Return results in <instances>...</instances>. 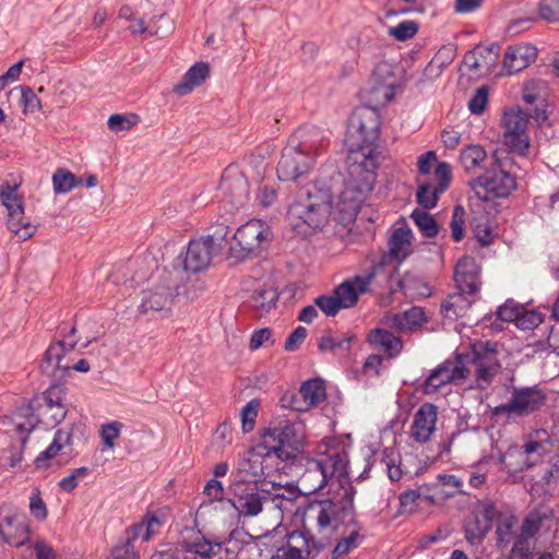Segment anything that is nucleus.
<instances>
[{"mask_svg": "<svg viewBox=\"0 0 559 559\" xmlns=\"http://www.w3.org/2000/svg\"><path fill=\"white\" fill-rule=\"evenodd\" d=\"M388 321L391 326L404 332L421 326L428 321V317L423 308L415 306L402 313L390 316Z\"/></svg>", "mask_w": 559, "mask_h": 559, "instance_id": "nucleus-36", "label": "nucleus"}, {"mask_svg": "<svg viewBox=\"0 0 559 559\" xmlns=\"http://www.w3.org/2000/svg\"><path fill=\"white\" fill-rule=\"evenodd\" d=\"M138 121V117L134 115H119L115 114L108 118V128L114 132L130 130Z\"/></svg>", "mask_w": 559, "mask_h": 559, "instance_id": "nucleus-63", "label": "nucleus"}, {"mask_svg": "<svg viewBox=\"0 0 559 559\" xmlns=\"http://www.w3.org/2000/svg\"><path fill=\"white\" fill-rule=\"evenodd\" d=\"M209 76L210 64L203 61L197 62L185 73L182 80L174 86L173 92L180 97L186 96L201 86Z\"/></svg>", "mask_w": 559, "mask_h": 559, "instance_id": "nucleus-31", "label": "nucleus"}, {"mask_svg": "<svg viewBox=\"0 0 559 559\" xmlns=\"http://www.w3.org/2000/svg\"><path fill=\"white\" fill-rule=\"evenodd\" d=\"M314 305L326 316L334 317L343 306L334 294L333 296L322 295L314 299Z\"/></svg>", "mask_w": 559, "mask_h": 559, "instance_id": "nucleus-61", "label": "nucleus"}, {"mask_svg": "<svg viewBox=\"0 0 559 559\" xmlns=\"http://www.w3.org/2000/svg\"><path fill=\"white\" fill-rule=\"evenodd\" d=\"M272 488L275 490L273 495L265 492L266 503L271 502L275 508L281 511L289 510L294 504V498L296 493L290 488H284L281 485L273 484Z\"/></svg>", "mask_w": 559, "mask_h": 559, "instance_id": "nucleus-47", "label": "nucleus"}, {"mask_svg": "<svg viewBox=\"0 0 559 559\" xmlns=\"http://www.w3.org/2000/svg\"><path fill=\"white\" fill-rule=\"evenodd\" d=\"M324 399L325 388L323 381L319 379L309 380L300 386L295 408L297 411H308Z\"/></svg>", "mask_w": 559, "mask_h": 559, "instance_id": "nucleus-32", "label": "nucleus"}, {"mask_svg": "<svg viewBox=\"0 0 559 559\" xmlns=\"http://www.w3.org/2000/svg\"><path fill=\"white\" fill-rule=\"evenodd\" d=\"M122 428L123 424L118 420L104 424L100 427L99 436L103 441V451L111 450L115 448V440H117L120 437Z\"/></svg>", "mask_w": 559, "mask_h": 559, "instance_id": "nucleus-54", "label": "nucleus"}, {"mask_svg": "<svg viewBox=\"0 0 559 559\" xmlns=\"http://www.w3.org/2000/svg\"><path fill=\"white\" fill-rule=\"evenodd\" d=\"M368 342L371 346L383 349L389 357H394L402 350L401 338L384 329L371 330L368 334Z\"/></svg>", "mask_w": 559, "mask_h": 559, "instance_id": "nucleus-39", "label": "nucleus"}, {"mask_svg": "<svg viewBox=\"0 0 559 559\" xmlns=\"http://www.w3.org/2000/svg\"><path fill=\"white\" fill-rule=\"evenodd\" d=\"M381 270L382 266L376 264L369 272L347 278L336 286L333 293L340 299L343 308L354 307L358 302L359 296L368 292L370 284Z\"/></svg>", "mask_w": 559, "mask_h": 559, "instance_id": "nucleus-18", "label": "nucleus"}, {"mask_svg": "<svg viewBox=\"0 0 559 559\" xmlns=\"http://www.w3.org/2000/svg\"><path fill=\"white\" fill-rule=\"evenodd\" d=\"M332 211L323 205L297 201L289 209L288 216L294 229L304 236L321 229L329 221Z\"/></svg>", "mask_w": 559, "mask_h": 559, "instance_id": "nucleus-11", "label": "nucleus"}, {"mask_svg": "<svg viewBox=\"0 0 559 559\" xmlns=\"http://www.w3.org/2000/svg\"><path fill=\"white\" fill-rule=\"evenodd\" d=\"M354 336L348 333H334L326 331L319 340L318 347L321 352H340L346 354L350 350Z\"/></svg>", "mask_w": 559, "mask_h": 559, "instance_id": "nucleus-40", "label": "nucleus"}, {"mask_svg": "<svg viewBox=\"0 0 559 559\" xmlns=\"http://www.w3.org/2000/svg\"><path fill=\"white\" fill-rule=\"evenodd\" d=\"M231 489L234 492L231 503L240 516H255L266 503V489L264 488L259 491L255 485L234 484Z\"/></svg>", "mask_w": 559, "mask_h": 559, "instance_id": "nucleus-20", "label": "nucleus"}, {"mask_svg": "<svg viewBox=\"0 0 559 559\" xmlns=\"http://www.w3.org/2000/svg\"><path fill=\"white\" fill-rule=\"evenodd\" d=\"M411 217L424 236L431 238L438 235L439 226L431 214L415 210Z\"/></svg>", "mask_w": 559, "mask_h": 559, "instance_id": "nucleus-49", "label": "nucleus"}, {"mask_svg": "<svg viewBox=\"0 0 559 559\" xmlns=\"http://www.w3.org/2000/svg\"><path fill=\"white\" fill-rule=\"evenodd\" d=\"M175 296L176 292L170 275H166L160 282L143 292L141 308L143 312L164 310L171 305Z\"/></svg>", "mask_w": 559, "mask_h": 559, "instance_id": "nucleus-24", "label": "nucleus"}, {"mask_svg": "<svg viewBox=\"0 0 559 559\" xmlns=\"http://www.w3.org/2000/svg\"><path fill=\"white\" fill-rule=\"evenodd\" d=\"M162 526L160 520L155 515H146L143 520L134 525L130 526L131 539H141L142 543L147 542L154 536Z\"/></svg>", "mask_w": 559, "mask_h": 559, "instance_id": "nucleus-43", "label": "nucleus"}, {"mask_svg": "<svg viewBox=\"0 0 559 559\" xmlns=\"http://www.w3.org/2000/svg\"><path fill=\"white\" fill-rule=\"evenodd\" d=\"M528 116L538 122L547 119L546 111L535 108L532 112L526 114L521 108H511L504 112V143L511 151L519 155H526L530 148V138L526 133L528 124Z\"/></svg>", "mask_w": 559, "mask_h": 559, "instance_id": "nucleus-8", "label": "nucleus"}, {"mask_svg": "<svg viewBox=\"0 0 559 559\" xmlns=\"http://www.w3.org/2000/svg\"><path fill=\"white\" fill-rule=\"evenodd\" d=\"M515 524L514 516H507L500 521L497 526V546L503 549L509 546L512 536V530Z\"/></svg>", "mask_w": 559, "mask_h": 559, "instance_id": "nucleus-58", "label": "nucleus"}, {"mask_svg": "<svg viewBox=\"0 0 559 559\" xmlns=\"http://www.w3.org/2000/svg\"><path fill=\"white\" fill-rule=\"evenodd\" d=\"M381 163V152L377 147L352 148L348 156L345 188L340 194V211L349 217L356 215L360 204L372 190L376 170Z\"/></svg>", "mask_w": 559, "mask_h": 559, "instance_id": "nucleus-1", "label": "nucleus"}, {"mask_svg": "<svg viewBox=\"0 0 559 559\" xmlns=\"http://www.w3.org/2000/svg\"><path fill=\"white\" fill-rule=\"evenodd\" d=\"M230 228L225 223H216L210 227L209 234L201 237L210 245L211 249L216 253H221L228 242Z\"/></svg>", "mask_w": 559, "mask_h": 559, "instance_id": "nucleus-45", "label": "nucleus"}, {"mask_svg": "<svg viewBox=\"0 0 559 559\" xmlns=\"http://www.w3.org/2000/svg\"><path fill=\"white\" fill-rule=\"evenodd\" d=\"M557 445V440L545 429L533 431L525 444L523 445L524 452L528 455L535 454L537 457H543L551 453Z\"/></svg>", "mask_w": 559, "mask_h": 559, "instance_id": "nucleus-35", "label": "nucleus"}, {"mask_svg": "<svg viewBox=\"0 0 559 559\" xmlns=\"http://www.w3.org/2000/svg\"><path fill=\"white\" fill-rule=\"evenodd\" d=\"M332 479L330 475L319 465L314 459L307 462L306 469L299 478V484L308 493L317 492Z\"/></svg>", "mask_w": 559, "mask_h": 559, "instance_id": "nucleus-33", "label": "nucleus"}, {"mask_svg": "<svg viewBox=\"0 0 559 559\" xmlns=\"http://www.w3.org/2000/svg\"><path fill=\"white\" fill-rule=\"evenodd\" d=\"M262 445L281 460H288L302 451L306 440L305 425L301 421H285L267 427L261 435Z\"/></svg>", "mask_w": 559, "mask_h": 559, "instance_id": "nucleus-5", "label": "nucleus"}, {"mask_svg": "<svg viewBox=\"0 0 559 559\" xmlns=\"http://www.w3.org/2000/svg\"><path fill=\"white\" fill-rule=\"evenodd\" d=\"M313 459L332 478L347 474L348 453L345 444L335 438L323 439L319 442Z\"/></svg>", "mask_w": 559, "mask_h": 559, "instance_id": "nucleus-12", "label": "nucleus"}, {"mask_svg": "<svg viewBox=\"0 0 559 559\" xmlns=\"http://www.w3.org/2000/svg\"><path fill=\"white\" fill-rule=\"evenodd\" d=\"M413 234L408 228H396L389 239V257L401 262L412 252Z\"/></svg>", "mask_w": 559, "mask_h": 559, "instance_id": "nucleus-38", "label": "nucleus"}, {"mask_svg": "<svg viewBox=\"0 0 559 559\" xmlns=\"http://www.w3.org/2000/svg\"><path fill=\"white\" fill-rule=\"evenodd\" d=\"M415 281L413 276L409 274L404 275L403 277L400 275L399 267L394 266L391 273L388 276V289L390 294H394L397 292H409L412 289V283Z\"/></svg>", "mask_w": 559, "mask_h": 559, "instance_id": "nucleus-55", "label": "nucleus"}, {"mask_svg": "<svg viewBox=\"0 0 559 559\" xmlns=\"http://www.w3.org/2000/svg\"><path fill=\"white\" fill-rule=\"evenodd\" d=\"M276 300L277 294L271 286H262L255 289L252 295V305L260 311H269Z\"/></svg>", "mask_w": 559, "mask_h": 559, "instance_id": "nucleus-51", "label": "nucleus"}, {"mask_svg": "<svg viewBox=\"0 0 559 559\" xmlns=\"http://www.w3.org/2000/svg\"><path fill=\"white\" fill-rule=\"evenodd\" d=\"M319 151L317 140L305 129H297L288 140L277 164V176L283 181H296L308 175L316 165Z\"/></svg>", "mask_w": 559, "mask_h": 559, "instance_id": "nucleus-3", "label": "nucleus"}, {"mask_svg": "<svg viewBox=\"0 0 559 559\" xmlns=\"http://www.w3.org/2000/svg\"><path fill=\"white\" fill-rule=\"evenodd\" d=\"M497 516V509L490 501H478L464 522V536L471 545H479Z\"/></svg>", "mask_w": 559, "mask_h": 559, "instance_id": "nucleus-13", "label": "nucleus"}, {"mask_svg": "<svg viewBox=\"0 0 559 559\" xmlns=\"http://www.w3.org/2000/svg\"><path fill=\"white\" fill-rule=\"evenodd\" d=\"M498 58V48L496 46L477 47L468 51L463 59V64L469 71L476 72L483 68L489 69Z\"/></svg>", "mask_w": 559, "mask_h": 559, "instance_id": "nucleus-37", "label": "nucleus"}, {"mask_svg": "<svg viewBox=\"0 0 559 559\" xmlns=\"http://www.w3.org/2000/svg\"><path fill=\"white\" fill-rule=\"evenodd\" d=\"M202 238L191 240L187 248L183 267L191 273H198L206 269L213 258L217 255Z\"/></svg>", "mask_w": 559, "mask_h": 559, "instance_id": "nucleus-27", "label": "nucleus"}, {"mask_svg": "<svg viewBox=\"0 0 559 559\" xmlns=\"http://www.w3.org/2000/svg\"><path fill=\"white\" fill-rule=\"evenodd\" d=\"M61 390L58 386L48 389L44 396V403L38 407V418L46 427H55L63 420L67 411L61 403Z\"/></svg>", "mask_w": 559, "mask_h": 559, "instance_id": "nucleus-26", "label": "nucleus"}, {"mask_svg": "<svg viewBox=\"0 0 559 559\" xmlns=\"http://www.w3.org/2000/svg\"><path fill=\"white\" fill-rule=\"evenodd\" d=\"M0 536L7 544L15 547L24 545L29 539L24 515L7 502L0 504Z\"/></svg>", "mask_w": 559, "mask_h": 559, "instance_id": "nucleus-17", "label": "nucleus"}, {"mask_svg": "<svg viewBox=\"0 0 559 559\" xmlns=\"http://www.w3.org/2000/svg\"><path fill=\"white\" fill-rule=\"evenodd\" d=\"M337 511V506L329 500L310 504L302 518L306 534L299 531L292 532L287 546L301 550L302 555L316 557L330 545L338 528Z\"/></svg>", "mask_w": 559, "mask_h": 559, "instance_id": "nucleus-2", "label": "nucleus"}, {"mask_svg": "<svg viewBox=\"0 0 559 559\" xmlns=\"http://www.w3.org/2000/svg\"><path fill=\"white\" fill-rule=\"evenodd\" d=\"M554 518V511L546 504H539L532 509L524 518L521 532L522 534L534 538L535 535L540 531L543 525L550 522Z\"/></svg>", "mask_w": 559, "mask_h": 559, "instance_id": "nucleus-34", "label": "nucleus"}, {"mask_svg": "<svg viewBox=\"0 0 559 559\" xmlns=\"http://www.w3.org/2000/svg\"><path fill=\"white\" fill-rule=\"evenodd\" d=\"M399 84L397 67L388 61H380L362 90L364 98L373 106H385L394 98Z\"/></svg>", "mask_w": 559, "mask_h": 559, "instance_id": "nucleus-7", "label": "nucleus"}, {"mask_svg": "<svg viewBox=\"0 0 559 559\" xmlns=\"http://www.w3.org/2000/svg\"><path fill=\"white\" fill-rule=\"evenodd\" d=\"M81 179H78L70 170L59 168L52 175V186L56 193H68L80 186Z\"/></svg>", "mask_w": 559, "mask_h": 559, "instance_id": "nucleus-48", "label": "nucleus"}, {"mask_svg": "<svg viewBox=\"0 0 559 559\" xmlns=\"http://www.w3.org/2000/svg\"><path fill=\"white\" fill-rule=\"evenodd\" d=\"M546 401V393L537 385L513 386L508 402L496 406L491 414L502 419L523 418L539 411Z\"/></svg>", "mask_w": 559, "mask_h": 559, "instance_id": "nucleus-6", "label": "nucleus"}, {"mask_svg": "<svg viewBox=\"0 0 559 559\" xmlns=\"http://www.w3.org/2000/svg\"><path fill=\"white\" fill-rule=\"evenodd\" d=\"M474 187L484 188V190L492 197L503 198L514 190L515 180L509 173L497 166L477 177L474 180Z\"/></svg>", "mask_w": 559, "mask_h": 559, "instance_id": "nucleus-23", "label": "nucleus"}, {"mask_svg": "<svg viewBox=\"0 0 559 559\" xmlns=\"http://www.w3.org/2000/svg\"><path fill=\"white\" fill-rule=\"evenodd\" d=\"M465 210L462 205L453 209L452 219L450 223L451 235L455 241H461L465 235Z\"/></svg>", "mask_w": 559, "mask_h": 559, "instance_id": "nucleus-59", "label": "nucleus"}, {"mask_svg": "<svg viewBox=\"0 0 559 559\" xmlns=\"http://www.w3.org/2000/svg\"><path fill=\"white\" fill-rule=\"evenodd\" d=\"M219 190L229 198L234 206H241L249 193V183L245 170L238 165H228L221 178Z\"/></svg>", "mask_w": 559, "mask_h": 559, "instance_id": "nucleus-19", "label": "nucleus"}, {"mask_svg": "<svg viewBox=\"0 0 559 559\" xmlns=\"http://www.w3.org/2000/svg\"><path fill=\"white\" fill-rule=\"evenodd\" d=\"M359 531V526L353 523V525L348 526L347 530L342 533V537L332 550V559L343 558L358 547L362 539Z\"/></svg>", "mask_w": 559, "mask_h": 559, "instance_id": "nucleus-41", "label": "nucleus"}, {"mask_svg": "<svg viewBox=\"0 0 559 559\" xmlns=\"http://www.w3.org/2000/svg\"><path fill=\"white\" fill-rule=\"evenodd\" d=\"M340 175L337 171H333V175L326 179L325 177H318L311 182L307 183L300 191L299 200L304 203H311L317 205H323L328 210L332 211L333 203V183L338 182Z\"/></svg>", "mask_w": 559, "mask_h": 559, "instance_id": "nucleus-21", "label": "nucleus"}, {"mask_svg": "<svg viewBox=\"0 0 559 559\" xmlns=\"http://www.w3.org/2000/svg\"><path fill=\"white\" fill-rule=\"evenodd\" d=\"M538 13L547 22H559V0H540Z\"/></svg>", "mask_w": 559, "mask_h": 559, "instance_id": "nucleus-64", "label": "nucleus"}, {"mask_svg": "<svg viewBox=\"0 0 559 559\" xmlns=\"http://www.w3.org/2000/svg\"><path fill=\"white\" fill-rule=\"evenodd\" d=\"M418 26L414 21H404L394 27H390L388 33L397 40H407L415 36Z\"/></svg>", "mask_w": 559, "mask_h": 559, "instance_id": "nucleus-62", "label": "nucleus"}, {"mask_svg": "<svg viewBox=\"0 0 559 559\" xmlns=\"http://www.w3.org/2000/svg\"><path fill=\"white\" fill-rule=\"evenodd\" d=\"M0 200L8 214L24 212L23 197L17 193V187H11L8 182L0 186Z\"/></svg>", "mask_w": 559, "mask_h": 559, "instance_id": "nucleus-46", "label": "nucleus"}, {"mask_svg": "<svg viewBox=\"0 0 559 559\" xmlns=\"http://www.w3.org/2000/svg\"><path fill=\"white\" fill-rule=\"evenodd\" d=\"M271 230L260 219H251L241 225L234 234L236 247L229 248V257L243 260L248 254L261 249L264 242H269Z\"/></svg>", "mask_w": 559, "mask_h": 559, "instance_id": "nucleus-10", "label": "nucleus"}, {"mask_svg": "<svg viewBox=\"0 0 559 559\" xmlns=\"http://www.w3.org/2000/svg\"><path fill=\"white\" fill-rule=\"evenodd\" d=\"M76 329L72 328L70 334L67 336V341H58L50 344L45 353V365L41 366L44 371L48 372V369L51 368V372L55 377H57L58 371H60L62 374L69 369H73L80 372H87L90 370V364L85 359H80L73 366H70L68 361H63L64 354L73 350L78 343V341L73 338Z\"/></svg>", "mask_w": 559, "mask_h": 559, "instance_id": "nucleus-14", "label": "nucleus"}, {"mask_svg": "<svg viewBox=\"0 0 559 559\" xmlns=\"http://www.w3.org/2000/svg\"><path fill=\"white\" fill-rule=\"evenodd\" d=\"M377 107L368 103L354 110L349 120L348 138L352 145L356 146L355 148L377 147L376 141L379 138L381 124Z\"/></svg>", "mask_w": 559, "mask_h": 559, "instance_id": "nucleus-9", "label": "nucleus"}, {"mask_svg": "<svg viewBox=\"0 0 559 559\" xmlns=\"http://www.w3.org/2000/svg\"><path fill=\"white\" fill-rule=\"evenodd\" d=\"M273 455L262 445V439L259 444L245 451L237 464L236 484H253L257 485L265 475L264 461Z\"/></svg>", "mask_w": 559, "mask_h": 559, "instance_id": "nucleus-15", "label": "nucleus"}, {"mask_svg": "<svg viewBox=\"0 0 559 559\" xmlns=\"http://www.w3.org/2000/svg\"><path fill=\"white\" fill-rule=\"evenodd\" d=\"M469 372L471 368L457 355L455 359L445 360L431 371L425 380L423 392L433 394L448 383L461 384L463 380L467 379Z\"/></svg>", "mask_w": 559, "mask_h": 559, "instance_id": "nucleus-16", "label": "nucleus"}, {"mask_svg": "<svg viewBox=\"0 0 559 559\" xmlns=\"http://www.w3.org/2000/svg\"><path fill=\"white\" fill-rule=\"evenodd\" d=\"M487 159V153L480 145H468L460 156V162L467 173H475Z\"/></svg>", "mask_w": 559, "mask_h": 559, "instance_id": "nucleus-44", "label": "nucleus"}, {"mask_svg": "<svg viewBox=\"0 0 559 559\" xmlns=\"http://www.w3.org/2000/svg\"><path fill=\"white\" fill-rule=\"evenodd\" d=\"M180 539L188 559H212L222 550V543L206 539L200 531L185 530Z\"/></svg>", "mask_w": 559, "mask_h": 559, "instance_id": "nucleus-22", "label": "nucleus"}, {"mask_svg": "<svg viewBox=\"0 0 559 559\" xmlns=\"http://www.w3.org/2000/svg\"><path fill=\"white\" fill-rule=\"evenodd\" d=\"M537 57V49L528 44L509 47L503 57V70L512 75L526 69Z\"/></svg>", "mask_w": 559, "mask_h": 559, "instance_id": "nucleus-28", "label": "nucleus"}, {"mask_svg": "<svg viewBox=\"0 0 559 559\" xmlns=\"http://www.w3.org/2000/svg\"><path fill=\"white\" fill-rule=\"evenodd\" d=\"M7 227L17 241L29 239L36 231V226L26 221L21 211L8 214Z\"/></svg>", "mask_w": 559, "mask_h": 559, "instance_id": "nucleus-42", "label": "nucleus"}, {"mask_svg": "<svg viewBox=\"0 0 559 559\" xmlns=\"http://www.w3.org/2000/svg\"><path fill=\"white\" fill-rule=\"evenodd\" d=\"M534 549L533 538L520 533L514 540L508 559H532Z\"/></svg>", "mask_w": 559, "mask_h": 559, "instance_id": "nucleus-52", "label": "nucleus"}, {"mask_svg": "<svg viewBox=\"0 0 559 559\" xmlns=\"http://www.w3.org/2000/svg\"><path fill=\"white\" fill-rule=\"evenodd\" d=\"M546 96V84L540 80L527 81L523 86V100L526 104H544Z\"/></svg>", "mask_w": 559, "mask_h": 559, "instance_id": "nucleus-50", "label": "nucleus"}, {"mask_svg": "<svg viewBox=\"0 0 559 559\" xmlns=\"http://www.w3.org/2000/svg\"><path fill=\"white\" fill-rule=\"evenodd\" d=\"M438 419L437 406L430 403L423 404L415 413L411 427V437L418 443H426L436 431Z\"/></svg>", "mask_w": 559, "mask_h": 559, "instance_id": "nucleus-25", "label": "nucleus"}, {"mask_svg": "<svg viewBox=\"0 0 559 559\" xmlns=\"http://www.w3.org/2000/svg\"><path fill=\"white\" fill-rule=\"evenodd\" d=\"M479 266L472 257L462 258L455 269V282L459 288L468 295H474L480 286L478 280Z\"/></svg>", "mask_w": 559, "mask_h": 559, "instance_id": "nucleus-29", "label": "nucleus"}, {"mask_svg": "<svg viewBox=\"0 0 559 559\" xmlns=\"http://www.w3.org/2000/svg\"><path fill=\"white\" fill-rule=\"evenodd\" d=\"M260 408V401L259 400H251L249 401L241 409L240 417H241V425H242V431L245 433L250 432L254 428V424L258 417V412Z\"/></svg>", "mask_w": 559, "mask_h": 559, "instance_id": "nucleus-56", "label": "nucleus"}, {"mask_svg": "<svg viewBox=\"0 0 559 559\" xmlns=\"http://www.w3.org/2000/svg\"><path fill=\"white\" fill-rule=\"evenodd\" d=\"M463 294L464 293L462 292V294L449 296V298L442 305V308L447 311L448 316L450 312H452L455 317H462L464 314L465 310L469 306V301L463 296Z\"/></svg>", "mask_w": 559, "mask_h": 559, "instance_id": "nucleus-60", "label": "nucleus"}, {"mask_svg": "<svg viewBox=\"0 0 559 559\" xmlns=\"http://www.w3.org/2000/svg\"><path fill=\"white\" fill-rule=\"evenodd\" d=\"M138 539H131L130 532L126 531V540L118 544L111 551L109 559H139L140 550L135 543Z\"/></svg>", "mask_w": 559, "mask_h": 559, "instance_id": "nucleus-53", "label": "nucleus"}, {"mask_svg": "<svg viewBox=\"0 0 559 559\" xmlns=\"http://www.w3.org/2000/svg\"><path fill=\"white\" fill-rule=\"evenodd\" d=\"M440 193L441 192H439L438 187H432L430 183H425L419 186L416 193V199L423 207L432 209L436 206Z\"/></svg>", "mask_w": 559, "mask_h": 559, "instance_id": "nucleus-57", "label": "nucleus"}, {"mask_svg": "<svg viewBox=\"0 0 559 559\" xmlns=\"http://www.w3.org/2000/svg\"><path fill=\"white\" fill-rule=\"evenodd\" d=\"M459 356L471 368L467 378L472 376L475 386L479 390L488 389L500 372L501 365L496 342H477L472 345L468 353Z\"/></svg>", "mask_w": 559, "mask_h": 559, "instance_id": "nucleus-4", "label": "nucleus"}, {"mask_svg": "<svg viewBox=\"0 0 559 559\" xmlns=\"http://www.w3.org/2000/svg\"><path fill=\"white\" fill-rule=\"evenodd\" d=\"M82 425H73L69 429H60L56 432L51 444L35 460L37 468L48 467V461L53 459L64 447L72 444V439L76 432L83 435Z\"/></svg>", "mask_w": 559, "mask_h": 559, "instance_id": "nucleus-30", "label": "nucleus"}]
</instances>
